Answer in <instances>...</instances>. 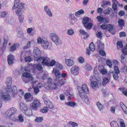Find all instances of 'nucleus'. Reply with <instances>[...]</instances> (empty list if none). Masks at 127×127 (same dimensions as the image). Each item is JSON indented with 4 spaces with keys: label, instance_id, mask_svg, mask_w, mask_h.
Here are the masks:
<instances>
[{
    "label": "nucleus",
    "instance_id": "nucleus-48",
    "mask_svg": "<svg viewBox=\"0 0 127 127\" xmlns=\"http://www.w3.org/2000/svg\"><path fill=\"white\" fill-rule=\"evenodd\" d=\"M99 43L97 45V46L99 49H102L104 47V44L103 43H101V40L99 41Z\"/></svg>",
    "mask_w": 127,
    "mask_h": 127
},
{
    "label": "nucleus",
    "instance_id": "nucleus-47",
    "mask_svg": "<svg viewBox=\"0 0 127 127\" xmlns=\"http://www.w3.org/2000/svg\"><path fill=\"white\" fill-rule=\"evenodd\" d=\"M74 33L73 30L72 29H70L68 30L67 33L68 35H72Z\"/></svg>",
    "mask_w": 127,
    "mask_h": 127
},
{
    "label": "nucleus",
    "instance_id": "nucleus-25",
    "mask_svg": "<svg viewBox=\"0 0 127 127\" xmlns=\"http://www.w3.org/2000/svg\"><path fill=\"white\" fill-rule=\"evenodd\" d=\"M120 105L124 113L127 114V108L126 106L122 102H120Z\"/></svg>",
    "mask_w": 127,
    "mask_h": 127
},
{
    "label": "nucleus",
    "instance_id": "nucleus-35",
    "mask_svg": "<svg viewBox=\"0 0 127 127\" xmlns=\"http://www.w3.org/2000/svg\"><path fill=\"white\" fill-rule=\"evenodd\" d=\"M119 89L121 91L123 90L122 93L125 96H127V90H125V88L120 87Z\"/></svg>",
    "mask_w": 127,
    "mask_h": 127
},
{
    "label": "nucleus",
    "instance_id": "nucleus-12",
    "mask_svg": "<svg viewBox=\"0 0 127 127\" xmlns=\"http://www.w3.org/2000/svg\"><path fill=\"white\" fill-rule=\"evenodd\" d=\"M12 82V78L11 77H7L6 80V84L7 87V89H10Z\"/></svg>",
    "mask_w": 127,
    "mask_h": 127
},
{
    "label": "nucleus",
    "instance_id": "nucleus-50",
    "mask_svg": "<svg viewBox=\"0 0 127 127\" xmlns=\"http://www.w3.org/2000/svg\"><path fill=\"white\" fill-rule=\"evenodd\" d=\"M118 22L119 25L120 26H124L125 23L123 19H121L119 20L118 21Z\"/></svg>",
    "mask_w": 127,
    "mask_h": 127
},
{
    "label": "nucleus",
    "instance_id": "nucleus-55",
    "mask_svg": "<svg viewBox=\"0 0 127 127\" xmlns=\"http://www.w3.org/2000/svg\"><path fill=\"white\" fill-rule=\"evenodd\" d=\"M25 61L28 63H30L31 61V59L30 56H27L25 58Z\"/></svg>",
    "mask_w": 127,
    "mask_h": 127
},
{
    "label": "nucleus",
    "instance_id": "nucleus-31",
    "mask_svg": "<svg viewBox=\"0 0 127 127\" xmlns=\"http://www.w3.org/2000/svg\"><path fill=\"white\" fill-rule=\"evenodd\" d=\"M84 11L82 9L80 10L79 11L76 12L75 15L77 17H79L80 15L84 13Z\"/></svg>",
    "mask_w": 127,
    "mask_h": 127
},
{
    "label": "nucleus",
    "instance_id": "nucleus-29",
    "mask_svg": "<svg viewBox=\"0 0 127 127\" xmlns=\"http://www.w3.org/2000/svg\"><path fill=\"white\" fill-rule=\"evenodd\" d=\"M110 125L111 127H119L118 123L115 121H112L111 122Z\"/></svg>",
    "mask_w": 127,
    "mask_h": 127
},
{
    "label": "nucleus",
    "instance_id": "nucleus-42",
    "mask_svg": "<svg viewBox=\"0 0 127 127\" xmlns=\"http://www.w3.org/2000/svg\"><path fill=\"white\" fill-rule=\"evenodd\" d=\"M56 61L54 60H52L49 63L48 66H52L55 65L56 64Z\"/></svg>",
    "mask_w": 127,
    "mask_h": 127
},
{
    "label": "nucleus",
    "instance_id": "nucleus-43",
    "mask_svg": "<svg viewBox=\"0 0 127 127\" xmlns=\"http://www.w3.org/2000/svg\"><path fill=\"white\" fill-rule=\"evenodd\" d=\"M109 79L106 77H104L103 80V85L104 86L106 85L108 82Z\"/></svg>",
    "mask_w": 127,
    "mask_h": 127
},
{
    "label": "nucleus",
    "instance_id": "nucleus-7",
    "mask_svg": "<svg viewBox=\"0 0 127 127\" xmlns=\"http://www.w3.org/2000/svg\"><path fill=\"white\" fill-rule=\"evenodd\" d=\"M16 111V109L14 107L10 108L6 111L5 116L6 117H10L13 115H14Z\"/></svg>",
    "mask_w": 127,
    "mask_h": 127
},
{
    "label": "nucleus",
    "instance_id": "nucleus-57",
    "mask_svg": "<svg viewBox=\"0 0 127 127\" xmlns=\"http://www.w3.org/2000/svg\"><path fill=\"white\" fill-rule=\"evenodd\" d=\"M100 73L102 75H105L107 73V71L106 69L103 68L100 70Z\"/></svg>",
    "mask_w": 127,
    "mask_h": 127
},
{
    "label": "nucleus",
    "instance_id": "nucleus-64",
    "mask_svg": "<svg viewBox=\"0 0 127 127\" xmlns=\"http://www.w3.org/2000/svg\"><path fill=\"white\" fill-rule=\"evenodd\" d=\"M78 60L79 62L80 63H82L84 61V58L81 57L78 58Z\"/></svg>",
    "mask_w": 127,
    "mask_h": 127
},
{
    "label": "nucleus",
    "instance_id": "nucleus-27",
    "mask_svg": "<svg viewBox=\"0 0 127 127\" xmlns=\"http://www.w3.org/2000/svg\"><path fill=\"white\" fill-rule=\"evenodd\" d=\"M49 44V42L48 41L43 40V42L42 43V45L43 48L45 49L47 48Z\"/></svg>",
    "mask_w": 127,
    "mask_h": 127
},
{
    "label": "nucleus",
    "instance_id": "nucleus-62",
    "mask_svg": "<svg viewBox=\"0 0 127 127\" xmlns=\"http://www.w3.org/2000/svg\"><path fill=\"white\" fill-rule=\"evenodd\" d=\"M117 46H119V47L120 48H122L123 47L122 43L121 41H118L117 43Z\"/></svg>",
    "mask_w": 127,
    "mask_h": 127
},
{
    "label": "nucleus",
    "instance_id": "nucleus-6",
    "mask_svg": "<svg viewBox=\"0 0 127 127\" xmlns=\"http://www.w3.org/2000/svg\"><path fill=\"white\" fill-rule=\"evenodd\" d=\"M41 105L40 101L37 99L34 100L33 102L30 104L31 107L33 110H36Z\"/></svg>",
    "mask_w": 127,
    "mask_h": 127
},
{
    "label": "nucleus",
    "instance_id": "nucleus-16",
    "mask_svg": "<svg viewBox=\"0 0 127 127\" xmlns=\"http://www.w3.org/2000/svg\"><path fill=\"white\" fill-rule=\"evenodd\" d=\"M14 59V56L10 54L8 56L7 61L9 65H11L13 64V60Z\"/></svg>",
    "mask_w": 127,
    "mask_h": 127
},
{
    "label": "nucleus",
    "instance_id": "nucleus-40",
    "mask_svg": "<svg viewBox=\"0 0 127 127\" xmlns=\"http://www.w3.org/2000/svg\"><path fill=\"white\" fill-rule=\"evenodd\" d=\"M36 67V69L39 71L41 70L43 68L41 65L40 64H37Z\"/></svg>",
    "mask_w": 127,
    "mask_h": 127
},
{
    "label": "nucleus",
    "instance_id": "nucleus-21",
    "mask_svg": "<svg viewBox=\"0 0 127 127\" xmlns=\"http://www.w3.org/2000/svg\"><path fill=\"white\" fill-rule=\"evenodd\" d=\"M20 46V44L18 43L14 44L10 47V51H15L16 49L18 48Z\"/></svg>",
    "mask_w": 127,
    "mask_h": 127
},
{
    "label": "nucleus",
    "instance_id": "nucleus-5",
    "mask_svg": "<svg viewBox=\"0 0 127 127\" xmlns=\"http://www.w3.org/2000/svg\"><path fill=\"white\" fill-rule=\"evenodd\" d=\"M113 67L114 72L112 70H110L109 71V72L113 74V77L114 79L117 80L118 78V75L120 73V71L118 66L116 65H114Z\"/></svg>",
    "mask_w": 127,
    "mask_h": 127
},
{
    "label": "nucleus",
    "instance_id": "nucleus-24",
    "mask_svg": "<svg viewBox=\"0 0 127 127\" xmlns=\"http://www.w3.org/2000/svg\"><path fill=\"white\" fill-rule=\"evenodd\" d=\"M120 105L124 113L127 114V108L126 106L122 102H120Z\"/></svg>",
    "mask_w": 127,
    "mask_h": 127
},
{
    "label": "nucleus",
    "instance_id": "nucleus-1",
    "mask_svg": "<svg viewBox=\"0 0 127 127\" xmlns=\"http://www.w3.org/2000/svg\"><path fill=\"white\" fill-rule=\"evenodd\" d=\"M20 0H15L14 1V5L13 7V9L17 8L16 13L17 15L18 16V19L20 22L22 23L23 21L24 16L22 13L18 15L22 11H24L25 9L24 5L23 3H20Z\"/></svg>",
    "mask_w": 127,
    "mask_h": 127
},
{
    "label": "nucleus",
    "instance_id": "nucleus-30",
    "mask_svg": "<svg viewBox=\"0 0 127 127\" xmlns=\"http://www.w3.org/2000/svg\"><path fill=\"white\" fill-rule=\"evenodd\" d=\"M65 104L67 105L73 107L76 105V103L74 102L70 101L65 103Z\"/></svg>",
    "mask_w": 127,
    "mask_h": 127
},
{
    "label": "nucleus",
    "instance_id": "nucleus-36",
    "mask_svg": "<svg viewBox=\"0 0 127 127\" xmlns=\"http://www.w3.org/2000/svg\"><path fill=\"white\" fill-rule=\"evenodd\" d=\"M97 19L98 21L99 22H101L103 21H106V19L103 18L102 17L100 16H98L97 17Z\"/></svg>",
    "mask_w": 127,
    "mask_h": 127
},
{
    "label": "nucleus",
    "instance_id": "nucleus-33",
    "mask_svg": "<svg viewBox=\"0 0 127 127\" xmlns=\"http://www.w3.org/2000/svg\"><path fill=\"white\" fill-rule=\"evenodd\" d=\"M70 92L68 91H66L65 93V94L66 95L68 96V100H70L71 97L73 96L72 94H71Z\"/></svg>",
    "mask_w": 127,
    "mask_h": 127
},
{
    "label": "nucleus",
    "instance_id": "nucleus-63",
    "mask_svg": "<svg viewBox=\"0 0 127 127\" xmlns=\"http://www.w3.org/2000/svg\"><path fill=\"white\" fill-rule=\"evenodd\" d=\"M107 25H106L105 24H102L100 26V28L103 30H106L107 28Z\"/></svg>",
    "mask_w": 127,
    "mask_h": 127
},
{
    "label": "nucleus",
    "instance_id": "nucleus-34",
    "mask_svg": "<svg viewBox=\"0 0 127 127\" xmlns=\"http://www.w3.org/2000/svg\"><path fill=\"white\" fill-rule=\"evenodd\" d=\"M121 62L124 64H125L126 63V58L124 55H121Z\"/></svg>",
    "mask_w": 127,
    "mask_h": 127
},
{
    "label": "nucleus",
    "instance_id": "nucleus-39",
    "mask_svg": "<svg viewBox=\"0 0 127 127\" xmlns=\"http://www.w3.org/2000/svg\"><path fill=\"white\" fill-rule=\"evenodd\" d=\"M56 67L59 70H61L63 68V66L62 64L59 63H57L56 64Z\"/></svg>",
    "mask_w": 127,
    "mask_h": 127
},
{
    "label": "nucleus",
    "instance_id": "nucleus-49",
    "mask_svg": "<svg viewBox=\"0 0 127 127\" xmlns=\"http://www.w3.org/2000/svg\"><path fill=\"white\" fill-rule=\"evenodd\" d=\"M18 119H17V120H18L17 121V122H22L24 121V119L23 118L22 115L21 114H20L18 116Z\"/></svg>",
    "mask_w": 127,
    "mask_h": 127
},
{
    "label": "nucleus",
    "instance_id": "nucleus-15",
    "mask_svg": "<svg viewBox=\"0 0 127 127\" xmlns=\"http://www.w3.org/2000/svg\"><path fill=\"white\" fill-rule=\"evenodd\" d=\"M79 70L78 67L74 66L71 68V71L72 73L74 74L75 75H77L79 73Z\"/></svg>",
    "mask_w": 127,
    "mask_h": 127
},
{
    "label": "nucleus",
    "instance_id": "nucleus-22",
    "mask_svg": "<svg viewBox=\"0 0 127 127\" xmlns=\"http://www.w3.org/2000/svg\"><path fill=\"white\" fill-rule=\"evenodd\" d=\"M57 85L55 83H50L48 85V88L51 90L55 89L57 88Z\"/></svg>",
    "mask_w": 127,
    "mask_h": 127
},
{
    "label": "nucleus",
    "instance_id": "nucleus-20",
    "mask_svg": "<svg viewBox=\"0 0 127 127\" xmlns=\"http://www.w3.org/2000/svg\"><path fill=\"white\" fill-rule=\"evenodd\" d=\"M31 96V95L29 93H26L24 95V97L27 102H31L32 100V99H30V97Z\"/></svg>",
    "mask_w": 127,
    "mask_h": 127
},
{
    "label": "nucleus",
    "instance_id": "nucleus-51",
    "mask_svg": "<svg viewBox=\"0 0 127 127\" xmlns=\"http://www.w3.org/2000/svg\"><path fill=\"white\" fill-rule=\"evenodd\" d=\"M103 4L101 5V6L103 7L105 5L110 4V3L109 1H106V0H103Z\"/></svg>",
    "mask_w": 127,
    "mask_h": 127
},
{
    "label": "nucleus",
    "instance_id": "nucleus-26",
    "mask_svg": "<svg viewBox=\"0 0 127 127\" xmlns=\"http://www.w3.org/2000/svg\"><path fill=\"white\" fill-rule=\"evenodd\" d=\"M22 75L24 77H25L26 79L29 78L31 80H33V78L30 75V74L28 73L27 72H24L22 74Z\"/></svg>",
    "mask_w": 127,
    "mask_h": 127
},
{
    "label": "nucleus",
    "instance_id": "nucleus-38",
    "mask_svg": "<svg viewBox=\"0 0 127 127\" xmlns=\"http://www.w3.org/2000/svg\"><path fill=\"white\" fill-rule=\"evenodd\" d=\"M83 20V23L84 25H86L89 22V18L88 17L84 18Z\"/></svg>",
    "mask_w": 127,
    "mask_h": 127
},
{
    "label": "nucleus",
    "instance_id": "nucleus-41",
    "mask_svg": "<svg viewBox=\"0 0 127 127\" xmlns=\"http://www.w3.org/2000/svg\"><path fill=\"white\" fill-rule=\"evenodd\" d=\"M11 91L12 93H14V95H16L17 90L16 87L15 86H14L11 88Z\"/></svg>",
    "mask_w": 127,
    "mask_h": 127
},
{
    "label": "nucleus",
    "instance_id": "nucleus-28",
    "mask_svg": "<svg viewBox=\"0 0 127 127\" xmlns=\"http://www.w3.org/2000/svg\"><path fill=\"white\" fill-rule=\"evenodd\" d=\"M118 121L120 124L121 127H125V125L124 120L122 119L119 118L118 119Z\"/></svg>",
    "mask_w": 127,
    "mask_h": 127
},
{
    "label": "nucleus",
    "instance_id": "nucleus-2",
    "mask_svg": "<svg viewBox=\"0 0 127 127\" xmlns=\"http://www.w3.org/2000/svg\"><path fill=\"white\" fill-rule=\"evenodd\" d=\"M82 90H79V95L82 100L87 104L90 103V100L87 96L85 95V93L88 94L89 91L87 85L84 84L82 86Z\"/></svg>",
    "mask_w": 127,
    "mask_h": 127
},
{
    "label": "nucleus",
    "instance_id": "nucleus-59",
    "mask_svg": "<svg viewBox=\"0 0 127 127\" xmlns=\"http://www.w3.org/2000/svg\"><path fill=\"white\" fill-rule=\"evenodd\" d=\"M31 43V41L28 42L27 44V45L24 47L23 48L24 49H26L30 47Z\"/></svg>",
    "mask_w": 127,
    "mask_h": 127
},
{
    "label": "nucleus",
    "instance_id": "nucleus-23",
    "mask_svg": "<svg viewBox=\"0 0 127 127\" xmlns=\"http://www.w3.org/2000/svg\"><path fill=\"white\" fill-rule=\"evenodd\" d=\"M44 9L45 11L46 12L47 14L49 15L50 17H51L52 16V14L50 10L48 7V6H46L44 7Z\"/></svg>",
    "mask_w": 127,
    "mask_h": 127
},
{
    "label": "nucleus",
    "instance_id": "nucleus-10",
    "mask_svg": "<svg viewBox=\"0 0 127 127\" xmlns=\"http://www.w3.org/2000/svg\"><path fill=\"white\" fill-rule=\"evenodd\" d=\"M65 82L64 79L62 78H61L55 79L54 81V83H55L57 85L60 86L64 85L65 84Z\"/></svg>",
    "mask_w": 127,
    "mask_h": 127
},
{
    "label": "nucleus",
    "instance_id": "nucleus-60",
    "mask_svg": "<svg viewBox=\"0 0 127 127\" xmlns=\"http://www.w3.org/2000/svg\"><path fill=\"white\" fill-rule=\"evenodd\" d=\"M99 54L103 56H105L106 55V54L105 52L103 50H100L99 51Z\"/></svg>",
    "mask_w": 127,
    "mask_h": 127
},
{
    "label": "nucleus",
    "instance_id": "nucleus-17",
    "mask_svg": "<svg viewBox=\"0 0 127 127\" xmlns=\"http://www.w3.org/2000/svg\"><path fill=\"white\" fill-rule=\"evenodd\" d=\"M53 71L54 72L56 76L55 79L61 78V75L59 70H55L54 68H53Z\"/></svg>",
    "mask_w": 127,
    "mask_h": 127
},
{
    "label": "nucleus",
    "instance_id": "nucleus-3",
    "mask_svg": "<svg viewBox=\"0 0 127 127\" xmlns=\"http://www.w3.org/2000/svg\"><path fill=\"white\" fill-rule=\"evenodd\" d=\"M45 104L47 106H44L40 109V111L43 113H45L48 111V108L50 109H53L54 108V105L53 104L49 99L46 98L45 97L44 98Z\"/></svg>",
    "mask_w": 127,
    "mask_h": 127
},
{
    "label": "nucleus",
    "instance_id": "nucleus-53",
    "mask_svg": "<svg viewBox=\"0 0 127 127\" xmlns=\"http://www.w3.org/2000/svg\"><path fill=\"white\" fill-rule=\"evenodd\" d=\"M43 120V118L42 117H37L35 120V121L37 122H41Z\"/></svg>",
    "mask_w": 127,
    "mask_h": 127
},
{
    "label": "nucleus",
    "instance_id": "nucleus-4",
    "mask_svg": "<svg viewBox=\"0 0 127 127\" xmlns=\"http://www.w3.org/2000/svg\"><path fill=\"white\" fill-rule=\"evenodd\" d=\"M19 108L21 110L24 111L27 115H30L32 113V110L30 109H28L27 105L23 102L20 103Z\"/></svg>",
    "mask_w": 127,
    "mask_h": 127
},
{
    "label": "nucleus",
    "instance_id": "nucleus-8",
    "mask_svg": "<svg viewBox=\"0 0 127 127\" xmlns=\"http://www.w3.org/2000/svg\"><path fill=\"white\" fill-rule=\"evenodd\" d=\"M34 57H35V59L38 61H41L43 60V57H40L41 55V53L40 51L38 49L34 51Z\"/></svg>",
    "mask_w": 127,
    "mask_h": 127
},
{
    "label": "nucleus",
    "instance_id": "nucleus-37",
    "mask_svg": "<svg viewBox=\"0 0 127 127\" xmlns=\"http://www.w3.org/2000/svg\"><path fill=\"white\" fill-rule=\"evenodd\" d=\"M97 106L100 111L103 110L104 107L100 102H98L97 104Z\"/></svg>",
    "mask_w": 127,
    "mask_h": 127
},
{
    "label": "nucleus",
    "instance_id": "nucleus-58",
    "mask_svg": "<svg viewBox=\"0 0 127 127\" xmlns=\"http://www.w3.org/2000/svg\"><path fill=\"white\" fill-rule=\"evenodd\" d=\"M96 36L97 38H101L102 36V34L101 32H99L96 34Z\"/></svg>",
    "mask_w": 127,
    "mask_h": 127
},
{
    "label": "nucleus",
    "instance_id": "nucleus-46",
    "mask_svg": "<svg viewBox=\"0 0 127 127\" xmlns=\"http://www.w3.org/2000/svg\"><path fill=\"white\" fill-rule=\"evenodd\" d=\"M8 13L7 11H4L0 12V16L2 17H4Z\"/></svg>",
    "mask_w": 127,
    "mask_h": 127
},
{
    "label": "nucleus",
    "instance_id": "nucleus-11",
    "mask_svg": "<svg viewBox=\"0 0 127 127\" xmlns=\"http://www.w3.org/2000/svg\"><path fill=\"white\" fill-rule=\"evenodd\" d=\"M0 99L3 101H7L10 100L11 99L10 95L8 94H2L0 95Z\"/></svg>",
    "mask_w": 127,
    "mask_h": 127
},
{
    "label": "nucleus",
    "instance_id": "nucleus-32",
    "mask_svg": "<svg viewBox=\"0 0 127 127\" xmlns=\"http://www.w3.org/2000/svg\"><path fill=\"white\" fill-rule=\"evenodd\" d=\"M89 48L91 51H94L95 50V45L93 42H92L89 46Z\"/></svg>",
    "mask_w": 127,
    "mask_h": 127
},
{
    "label": "nucleus",
    "instance_id": "nucleus-56",
    "mask_svg": "<svg viewBox=\"0 0 127 127\" xmlns=\"http://www.w3.org/2000/svg\"><path fill=\"white\" fill-rule=\"evenodd\" d=\"M14 115L13 116H12L11 117H10L12 121H14L15 122H17V121L18 120H17V119H16V118L17 117L16 115L14 114Z\"/></svg>",
    "mask_w": 127,
    "mask_h": 127
},
{
    "label": "nucleus",
    "instance_id": "nucleus-9",
    "mask_svg": "<svg viewBox=\"0 0 127 127\" xmlns=\"http://www.w3.org/2000/svg\"><path fill=\"white\" fill-rule=\"evenodd\" d=\"M50 36L53 41L57 45L60 44V40L56 34L53 33L50 34Z\"/></svg>",
    "mask_w": 127,
    "mask_h": 127
},
{
    "label": "nucleus",
    "instance_id": "nucleus-19",
    "mask_svg": "<svg viewBox=\"0 0 127 127\" xmlns=\"http://www.w3.org/2000/svg\"><path fill=\"white\" fill-rule=\"evenodd\" d=\"M65 61L66 64L68 66H71L74 64V63L73 60L70 59H65Z\"/></svg>",
    "mask_w": 127,
    "mask_h": 127
},
{
    "label": "nucleus",
    "instance_id": "nucleus-44",
    "mask_svg": "<svg viewBox=\"0 0 127 127\" xmlns=\"http://www.w3.org/2000/svg\"><path fill=\"white\" fill-rule=\"evenodd\" d=\"M106 29L109 32H111L113 29V28L112 26L109 24L107 25V28Z\"/></svg>",
    "mask_w": 127,
    "mask_h": 127
},
{
    "label": "nucleus",
    "instance_id": "nucleus-52",
    "mask_svg": "<svg viewBox=\"0 0 127 127\" xmlns=\"http://www.w3.org/2000/svg\"><path fill=\"white\" fill-rule=\"evenodd\" d=\"M111 8H108L106 10H104L103 11V13L105 14H109L111 11Z\"/></svg>",
    "mask_w": 127,
    "mask_h": 127
},
{
    "label": "nucleus",
    "instance_id": "nucleus-61",
    "mask_svg": "<svg viewBox=\"0 0 127 127\" xmlns=\"http://www.w3.org/2000/svg\"><path fill=\"white\" fill-rule=\"evenodd\" d=\"M93 26V24L92 23H88L87 25L85 26V27L86 29H89L91 28Z\"/></svg>",
    "mask_w": 127,
    "mask_h": 127
},
{
    "label": "nucleus",
    "instance_id": "nucleus-18",
    "mask_svg": "<svg viewBox=\"0 0 127 127\" xmlns=\"http://www.w3.org/2000/svg\"><path fill=\"white\" fill-rule=\"evenodd\" d=\"M80 34L82 35H84L83 38L84 39H86L89 37V35L88 33L85 32L82 29H80L79 30Z\"/></svg>",
    "mask_w": 127,
    "mask_h": 127
},
{
    "label": "nucleus",
    "instance_id": "nucleus-14",
    "mask_svg": "<svg viewBox=\"0 0 127 127\" xmlns=\"http://www.w3.org/2000/svg\"><path fill=\"white\" fill-rule=\"evenodd\" d=\"M98 81H92L90 84V86L91 88L95 89L97 88H99V85H100Z\"/></svg>",
    "mask_w": 127,
    "mask_h": 127
},
{
    "label": "nucleus",
    "instance_id": "nucleus-45",
    "mask_svg": "<svg viewBox=\"0 0 127 127\" xmlns=\"http://www.w3.org/2000/svg\"><path fill=\"white\" fill-rule=\"evenodd\" d=\"M68 124L70 125L71 124L72 126L73 127H77L78 126V124L74 122H72L71 121H69L68 122Z\"/></svg>",
    "mask_w": 127,
    "mask_h": 127
},
{
    "label": "nucleus",
    "instance_id": "nucleus-13",
    "mask_svg": "<svg viewBox=\"0 0 127 127\" xmlns=\"http://www.w3.org/2000/svg\"><path fill=\"white\" fill-rule=\"evenodd\" d=\"M50 61V58L48 57H43L41 64L43 65L48 66Z\"/></svg>",
    "mask_w": 127,
    "mask_h": 127
},
{
    "label": "nucleus",
    "instance_id": "nucleus-54",
    "mask_svg": "<svg viewBox=\"0 0 127 127\" xmlns=\"http://www.w3.org/2000/svg\"><path fill=\"white\" fill-rule=\"evenodd\" d=\"M106 64L109 67H111L112 66V63L109 60H107L106 61Z\"/></svg>",
    "mask_w": 127,
    "mask_h": 127
}]
</instances>
